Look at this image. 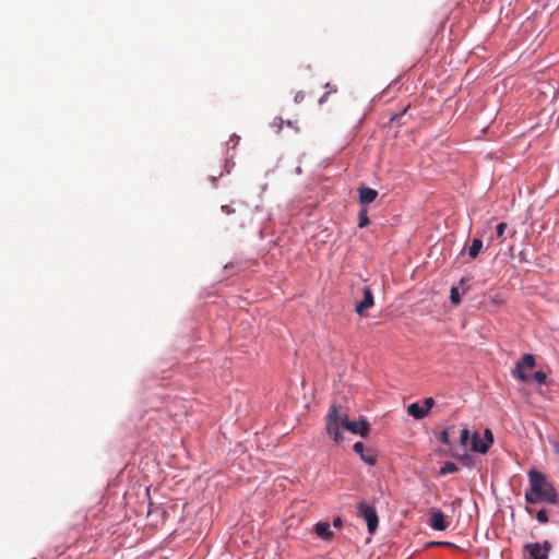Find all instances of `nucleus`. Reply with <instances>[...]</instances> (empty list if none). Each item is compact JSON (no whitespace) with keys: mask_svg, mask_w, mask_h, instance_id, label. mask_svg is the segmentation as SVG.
I'll return each mask as SVG.
<instances>
[{"mask_svg":"<svg viewBox=\"0 0 559 559\" xmlns=\"http://www.w3.org/2000/svg\"><path fill=\"white\" fill-rule=\"evenodd\" d=\"M341 428L361 437H367L370 431V425L366 419L350 421L346 413H342L335 404H332L326 415L325 429L336 443L343 440Z\"/></svg>","mask_w":559,"mask_h":559,"instance_id":"nucleus-1","label":"nucleus"},{"mask_svg":"<svg viewBox=\"0 0 559 559\" xmlns=\"http://www.w3.org/2000/svg\"><path fill=\"white\" fill-rule=\"evenodd\" d=\"M524 498L531 504L537 502L558 503V493L555 487L543 473L536 469L528 472V488L525 491Z\"/></svg>","mask_w":559,"mask_h":559,"instance_id":"nucleus-2","label":"nucleus"},{"mask_svg":"<svg viewBox=\"0 0 559 559\" xmlns=\"http://www.w3.org/2000/svg\"><path fill=\"white\" fill-rule=\"evenodd\" d=\"M357 514L366 521L368 532L373 534L377 531L379 524L376 509L368 504L366 501H360L357 504Z\"/></svg>","mask_w":559,"mask_h":559,"instance_id":"nucleus-3","label":"nucleus"},{"mask_svg":"<svg viewBox=\"0 0 559 559\" xmlns=\"http://www.w3.org/2000/svg\"><path fill=\"white\" fill-rule=\"evenodd\" d=\"M535 357L532 354H525L512 370L513 377L521 381H526L528 379L527 372L535 367Z\"/></svg>","mask_w":559,"mask_h":559,"instance_id":"nucleus-4","label":"nucleus"},{"mask_svg":"<svg viewBox=\"0 0 559 559\" xmlns=\"http://www.w3.org/2000/svg\"><path fill=\"white\" fill-rule=\"evenodd\" d=\"M551 548L552 545L548 540H545L543 544L530 543L524 545V549L530 556L528 559H548Z\"/></svg>","mask_w":559,"mask_h":559,"instance_id":"nucleus-5","label":"nucleus"},{"mask_svg":"<svg viewBox=\"0 0 559 559\" xmlns=\"http://www.w3.org/2000/svg\"><path fill=\"white\" fill-rule=\"evenodd\" d=\"M493 443V433L490 429H485L484 431V442L478 443V432H475L473 435L471 449L474 452H478L481 454H485L490 449L491 444Z\"/></svg>","mask_w":559,"mask_h":559,"instance_id":"nucleus-6","label":"nucleus"},{"mask_svg":"<svg viewBox=\"0 0 559 559\" xmlns=\"http://www.w3.org/2000/svg\"><path fill=\"white\" fill-rule=\"evenodd\" d=\"M429 525L437 531H444L448 528L444 513L440 510L432 509L430 511Z\"/></svg>","mask_w":559,"mask_h":559,"instance_id":"nucleus-7","label":"nucleus"},{"mask_svg":"<svg viewBox=\"0 0 559 559\" xmlns=\"http://www.w3.org/2000/svg\"><path fill=\"white\" fill-rule=\"evenodd\" d=\"M373 304H374V300H373L372 292H371L370 287L366 286V287H364V299L359 304H357L355 310L359 316H364L365 311L367 309H369L370 307H372Z\"/></svg>","mask_w":559,"mask_h":559,"instance_id":"nucleus-8","label":"nucleus"},{"mask_svg":"<svg viewBox=\"0 0 559 559\" xmlns=\"http://www.w3.org/2000/svg\"><path fill=\"white\" fill-rule=\"evenodd\" d=\"M358 193L359 203L364 206L372 203L378 197V191L369 187H360Z\"/></svg>","mask_w":559,"mask_h":559,"instance_id":"nucleus-9","label":"nucleus"},{"mask_svg":"<svg viewBox=\"0 0 559 559\" xmlns=\"http://www.w3.org/2000/svg\"><path fill=\"white\" fill-rule=\"evenodd\" d=\"M354 451L360 455L361 460L369 464V465H374L377 460H376V456L371 453V452H368L366 453L365 452V445L362 442H356L354 444Z\"/></svg>","mask_w":559,"mask_h":559,"instance_id":"nucleus-10","label":"nucleus"},{"mask_svg":"<svg viewBox=\"0 0 559 559\" xmlns=\"http://www.w3.org/2000/svg\"><path fill=\"white\" fill-rule=\"evenodd\" d=\"M316 533L319 537L329 540L332 538L333 533L330 530V524L326 522H320L316 525Z\"/></svg>","mask_w":559,"mask_h":559,"instance_id":"nucleus-11","label":"nucleus"},{"mask_svg":"<svg viewBox=\"0 0 559 559\" xmlns=\"http://www.w3.org/2000/svg\"><path fill=\"white\" fill-rule=\"evenodd\" d=\"M407 413L415 419H423L427 416V413L425 412L424 407L420 406L418 403L411 404L407 408Z\"/></svg>","mask_w":559,"mask_h":559,"instance_id":"nucleus-12","label":"nucleus"},{"mask_svg":"<svg viewBox=\"0 0 559 559\" xmlns=\"http://www.w3.org/2000/svg\"><path fill=\"white\" fill-rule=\"evenodd\" d=\"M483 248V240L479 238H474L472 240V245L468 248V255L472 260L476 259Z\"/></svg>","mask_w":559,"mask_h":559,"instance_id":"nucleus-13","label":"nucleus"},{"mask_svg":"<svg viewBox=\"0 0 559 559\" xmlns=\"http://www.w3.org/2000/svg\"><path fill=\"white\" fill-rule=\"evenodd\" d=\"M457 471V466L453 462H445L444 465L440 468L439 474L444 476L450 473H455Z\"/></svg>","mask_w":559,"mask_h":559,"instance_id":"nucleus-14","label":"nucleus"},{"mask_svg":"<svg viewBox=\"0 0 559 559\" xmlns=\"http://www.w3.org/2000/svg\"><path fill=\"white\" fill-rule=\"evenodd\" d=\"M508 229V224L502 222L497 225L496 237L502 242L504 240V233Z\"/></svg>","mask_w":559,"mask_h":559,"instance_id":"nucleus-15","label":"nucleus"},{"mask_svg":"<svg viewBox=\"0 0 559 559\" xmlns=\"http://www.w3.org/2000/svg\"><path fill=\"white\" fill-rule=\"evenodd\" d=\"M358 216H359L358 226H359L360 228L366 227V226L369 224V218H368V214H367V209H365V207H364V209H361V210L359 211Z\"/></svg>","mask_w":559,"mask_h":559,"instance_id":"nucleus-16","label":"nucleus"},{"mask_svg":"<svg viewBox=\"0 0 559 559\" xmlns=\"http://www.w3.org/2000/svg\"><path fill=\"white\" fill-rule=\"evenodd\" d=\"M536 519L539 523L546 524L549 521L548 510L542 509L536 513Z\"/></svg>","mask_w":559,"mask_h":559,"instance_id":"nucleus-17","label":"nucleus"},{"mask_svg":"<svg viewBox=\"0 0 559 559\" xmlns=\"http://www.w3.org/2000/svg\"><path fill=\"white\" fill-rule=\"evenodd\" d=\"M450 299L452 304L459 305L461 301V295L457 287H452L450 293Z\"/></svg>","mask_w":559,"mask_h":559,"instance_id":"nucleus-18","label":"nucleus"},{"mask_svg":"<svg viewBox=\"0 0 559 559\" xmlns=\"http://www.w3.org/2000/svg\"><path fill=\"white\" fill-rule=\"evenodd\" d=\"M469 437H471V435H469L468 428L467 427L463 428L461 430V436H460L461 444L464 445V447L467 445Z\"/></svg>","mask_w":559,"mask_h":559,"instance_id":"nucleus-19","label":"nucleus"},{"mask_svg":"<svg viewBox=\"0 0 559 559\" xmlns=\"http://www.w3.org/2000/svg\"><path fill=\"white\" fill-rule=\"evenodd\" d=\"M325 88L328 90L324 95L320 98V104L324 103L328 99V96L330 93H335L337 91L336 86L332 85L331 83L325 84Z\"/></svg>","mask_w":559,"mask_h":559,"instance_id":"nucleus-20","label":"nucleus"},{"mask_svg":"<svg viewBox=\"0 0 559 559\" xmlns=\"http://www.w3.org/2000/svg\"><path fill=\"white\" fill-rule=\"evenodd\" d=\"M533 378L537 383L543 384L546 382L547 376L544 371L539 370L533 374Z\"/></svg>","mask_w":559,"mask_h":559,"instance_id":"nucleus-21","label":"nucleus"},{"mask_svg":"<svg viewBox=\"0 0 559 559\" xmlns=\"http://www.w3.org/2000/svg\"><path fill=\"white\" fill-rule=\"evenodd\" d=\"M439 441L445 445L450 444V435L448 430H443L439 435Z\"/></svg>","mask_w":559,"mask_h":559,"instance_id":"nucleus-22","label":"nucleus"},{"mask_svg":"<svg viewBox=\"0 0 559 559\" xmlns=\"http://www.w3.org/2000/svg\"><path fill=\"white\" fill-rule=\"evenodd\" d=\"M407 109H408V106L404 110H402L401 112H399L396 115H393L391 117V122L392 123L396 122L397 124H400L401 123V119L405 116Z\"/></svg>","mask_w":559,"mask_h":559,"instance_id":"nucleus-23","label":"nucleus"},{"mask_svg":"<svg viewBox=\"0 0 559 559\" xmlns=\"http://www.w3.org/2000/svg\"><path fill=\"white\" fill-rule=\"evenodd\" d=\"M435 405V400L432 397H427L424 400V409L425 412L428 414L429 411Z\"/></svg>","mask_w":559,"mask_h":559,"instance_id":"nucleus-24","label":"nucleus"},{"mask_svg":"<svg viewBox=\"0 0 559 559\" xmlns=\"http://www.w3.org/2000/svg\"><path fill=\"white\" fill-rule=\"evenodd\" d=\"M221 210L223 213H225L227 215L235 213V209L231 207L230 205H222Z\"/></svg>","mask_w":559,"mask_h":559,"instance_id":"nucleus-25","label":"nucleus"},{"mask_svg":"<svg viewBox=\"0 0 559 559\" xmlns=\"http://www.w3.org/2000/svg\"><path fill=\"white\" fill-rule=\"evenodd\" d=\"M305 98V94L302 92H298L296 95H295V102L296 103H300L302 102Z\"/></svg>","mask_w":559,"mask_h":559,"instance_id":"nucleus-26","label":"nucleus"},{"mask_svg":"<svg viewBox=\"0 0 559 559\" xmlns=\"http://www.w3.org/2000/svg\"><path fill=\"white\" fill-rule=\"evenodd\" d=\"M333 525L337 528H341L343 526V521L341 520V518L334 519Z\"/></svg>","mask_w":559,"mask_h":559,"instance_id":"nucleus-27","label":"nucleus"},{"mask_svg":"<svg viewBox=\"0 0 559 559\" xmlns=\"http://www.w3.org/2000/svg\"><path fill=\"white\" fill-rule=\"evenodd\" d=\"M525 510H526V512H527V513H530V514H532V513H533V509H532V508H530V507H526V508H525Z\"/></svg>","mask_w":559,"mask_h":559,"instance_id":"nucleus-28","label":"nucleus"},{"mask_svg":"<svg viewBox=\"0 0 559 559\" xmlns=\"http://www.w3.org/2000/svg\"><path fill=\"white\" fill-rule=\"evenodd\" d=\"M555 449H556V451L559 453V439H558V442H557V443H556V445H555Z\"/></svg>","mask_w":559,"mask_h":559,"instance_id":"nucleus-29","label":"nucleus"},{"mask_svg":"<svg viewBox=\"0 0 559 559\" xmlns=\"http://www.w3.org/2000/svg\"><path fill=\"white\" fill-rule=\"evenodd\" d=\"M484 440H480V437L478 436V443H483Z\"/></svg>","mask_w":559,"mask_h":559,"instance_id":"nucleus-30","label":"nucleus"}]
</instances>
